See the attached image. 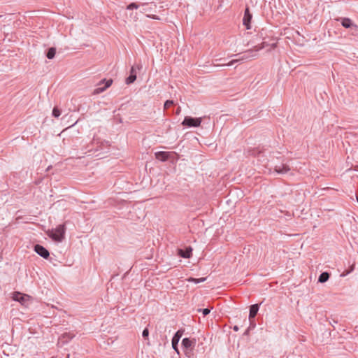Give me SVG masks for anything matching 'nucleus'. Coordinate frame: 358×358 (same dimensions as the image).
Listing matches in <instances>:
<instances>
[{"mask_svg":"<svg viewBox=\"0 0 358 358\" xmlns=\"http://www.w3.org/2000/svg\"><path fill=\"white\" fill-rule=\"evenodd\" d=\"M34 251L38 255L43 257L44 259H48L50 255L48 250L43 246L38 245V244H37L34 246Z\"/></svg>","mask_w":358,"mask_h":358,"instance_id":"obj_9","label":"nucleus"},{"mask_svg":"<svg viewBox=\"0 0 358 358\" xmlns=\"http://www.w3.org/2000/svg\"><path fill=\"white\" fill-rule=\"evenodd\" d=\"M67 358H69V355H67Z\"/></svg>","mask_w":358,"mask_h":358,"instance_id":"obj_33","label":"nucleus"},{"mask_svg":"<svg viewBox=\"0 0 358 358\" xmlns=\"http://www.w3.org/2000/svg\"><path fill=\"white\" fill-rule=\"evenodd\" d=\"M266 46H268V44L266 42H263L261 44L255 46V48L253 49H250V50H248L247 51H245L241 57L236 59H233L230 62H229L228 64H224V65L225 66H231L238 61L249 59L250 58L255 57L257 55V52L264 49Z\"/></svg>","mask_w":358,"mask_h":358,"instance_id":"obj_1","label":"nucleus"},{"mask_svg":"<svg viewBox=\"0 0 358 358\" xmlns=\"http://www.w3.org/2000/svg\"><path fill=\"white\" fill-rule=\"evenodd\" d=\"M13 299L20 302L22 305H25L26 303L29 300V296L27 294H21L20 292H14L13 295Z\"/></svg>","mask_w":358,"mask_h":358,"instance_id":"obj_8","label":"nucleus"},{"mask_svg":"<svg viewBox=\"0 0 358 358\" xmlns=\"http://www.w3.org/2000/svg\"><path fill=\"white\" fill-rule=\"evenodd\" d=\"M249 331H250V329L248 328V329L245 331V334H245V335L248 334Z\"/></svg>","mask_w":358,"mask_h":358,"instance_id":"obj_29","label":"nucleus"},{"mask_svg":"<svg viewBox=\"0 0 358 358\" xmlns=\"http://www.w3.org/2000/svg\"><path fill=\"white\" fill-rule=\"evenodd\" d=\"M66 227L64 224H59L55 229L48 232V236L55 241L62 242L64 238Z\"/></svg>","mask_w":358,"mask_h":358,"instance_id":"obj_2","label":"nucleus"},{"mask_svg":"<svg viewBox=\"0 0 358 358\" xmlns=\"http://www.w3.org/2000/svg\"><path fill=\"white\" fill-rule=\"evenodd\" d=\"M259 306L258 304H253L250 307L249 320L252 321L255 317L259 310Z\"/></svg>","mask_w":358,"mask_h":358,"instance_id":"obj_14","label":"nucleus"},{"mask_svg":"<svg viewBox=\"0 0 358 358\" xmlns=\"http://www.w3.org/2000/svg\"><path fill=\"white\" fill-rule=\"evenodd\" d=\"M341 24L345 28H351L355 27L357 28V25L354 24L352 20L349 18H342L341 19Z\"/></svg>","mask_w":358,"mask_h":358,"instance_id":"obj_17","label":"nucleus"},{"mask_svg":"<svg viewBox=\"0 0 358 358\" xmlns=\"http://www.w3.org/2000/svg\"><path fill=\"white\" fill-rule=\"evenodd\" d=\"M356 170L358 171V166H357Z\"/></svg>","mask_w":358,"mask_h":358,"instance_id":"obj_32","label":"nucleus"},{"mask_svg":"<svg viewBox=\"0 0 358 358\" xmlns=\"http://www.w3.org/2000/svg\"><path fill=\"white\" fill-rule=\"evenodd\" d=\"M169 156L170 153L168 152L160 151L155 153L156 158L162 162L166 161Z\"/></svg>","mask_w":358,"mask_h":358,"instance_id":"obj_15","label":"nucleus"},{"mask_svg":"<svg viewBox=\"0 0 358 358\" xmlns=\"http://www.w3.org/2000/svg\"><path fill=\"white\" fill-rule=\"evenodd\" d=\"M252 17V14L250 13L249 8H246L245 10L244 16L243 19V24L247 29H250L251 28L250 22Z\"/></svg>","mask_w":358,"mask_h":358,"instance_id":"obj_10","label":"nucleus"},{"mask_svg":"<svg viewBox=\"0 0 358 358\" xmlns=\"http://www.w3.org/2000/svg\"><path fill=\"white\" fill-rule=\"evenodd\" d=\"M56 53V49L55 48H50L48 49L46 56L48 59H53Z\"/></svg>","mask_w":358,"mask_h":358,"instance_id":"obj_19","label":"nucleus"},{"mask_svg":"<svg viewBox=\"0 0 358 358\" xmlns=\"http://www.w3.org/2000/svg\"><path fill=\"white\" fill-rule=\"evenodd\" d=\"M275 46H276V44H275V43H273V44L271 45V48H274Z\"/></svg>","mask_w":358,"mask_h":358,"instance_id":"obj_30","label":"nucleus"},{"mask_svg":"<svg viewBox=\"0 0 358 358\" xmlns=\"http://www.w3.org/2000/svg\"><path fill=\"white\" fill-rule=\"evenodd\" d=\"M195 338H184L182 341V346L184 349L185 354L190 357L192 355L194 348L196 345Z\"/></svg>","mask_w":358,"mask_h":358,"instance_id":"obj_3","label":"nucleus"},{"mask_svg":"<svg viewBox=\"0 0 358 358\" xmlns=\"http://www.w3.org/2000/svg\"><path fill=\"white\" fill-rule=\"evenodd\" d=\"M206 278H189L187 279V281L194 282L196 284L203 282L206 280Z\"/></svg>","mask_w":358,"mask_h":358,"instance_id":"obj_20","label":"nucleus"},{"mask_svg":"<svg viewBox=\"0 0 358 358\" xmlns=\"http://www.w3.org/2000/svg\"><path fill=\"white\" fill-rule=\"evenodd\" d=\"M112 83H113V80H111V79L102 80L99 84V87H98L97 88H96L94 90V94H100V93L104 92L107 88H108L112 85Z\"/></svg>","mask_w":358,"mask_h":358,"instance_id":"obj_6","label":"nucleus"},{"mask_svg":"<svg viewBox=\"0 0 358 358\" xmlns=\"http://www.w3.org/2000/svg\"><path fill=\"white\" fill-rule=\"evenodd\" d=\"M192 248L187 247L184 249H178V254L182 258H189L192 256Z\"/></svg>","mask_w":358,"mask_h":358,"instance_id":"obj_13","label":"nucleus"},{"mask_svg":"<svg viewBox=\"0 0 358 358\" xmlns=\"http://www.w3.org/2000/svg\"><path fill=\"white\" fill-rule=\"evenodd\" d=\"M290 170L288 165L282 164L280 165H275L274 171L279 174L287 173Z\"/></svg>","mask_w":358,"mask_h":358,"instance_id":"obj_12","label":"nucleus"},{"mask_svg":"<svg viewBox=\"0 0 358 358\" xmlns=\"http://www.w3.org/2000/svg\"><path fill=\"white\" fill-rule=\"evenodd\" d=\"M148 335H149V331H148V329H145L143 331V333H142V336L143 338H146L148 337Z\"/></svg>","mask_w":358,"mask_h":358,"instance_id":"obj_25","label":"nucleus"},{"mask_svg":"<svg viewBox=\"0 0 358 358\" xmlns=\"http://www.w3.org/2000/svg\"><path fill=\"white\" fill-rule=\"evenodd\" d=\"M233 329L235 331H238L239 328L238 326L235 325L234 327H233Z\"/></svg>","mask_w":358,"mask_h":358,"instance_id":"obj_27","label":"nucleus"},{"mask_svg":"<svg viewBox=\"0 0 358 358\" xmlns=\"http://www.w3.org/2000/svg\"><path fill=\"white\" fill-rule=\"evenodd\" d=\"M353 269H354V266H351V269H350V271H347V272H345V273H343L341 275V276H345V275H348V274H349V273H350Z\"/></svg>","mask_w":358,"mask_h":358,"instance_id":"obj_26","label":"nucleus"},{"mask_svg":"<svg viewBox=\"0 0 358 358\" xmlns=\"http://www.w3.org/2000/svg\"><path fill=\"white\" fill-rule=\"evenodd\" d=\"M61 115V111L60 110L57 108V107H55L52 110V115L55 117H58L59 115Z\"/></svg>","mask_w":358,"mask_h":358,"instance_id":"obj_22","label":"nucleus"},{"mask_svg":"<svg viewBox=\"0 0 358 358\" xmlns=\"http://www.w3.org/2000/svg\"><path fill=\"white\" fill-rule=\"evenodd\" d=\"M75 336V334L71 332L64 333L62 334L61 337H59V340L60 342L64 343H67L70 340H71Z\"/></svg>","mask_w":358,"mask_h":358,"instance_id":"obj_16","label":"nucleus"},{"mask_svg":"<svg viewBox=\"0 0 358 358\" xmlns=\"http://www.w3.org/2000/svg\"><path fill=\"white\" fill-rule=\"evenodd\" d=\"M182 335V331H180V330H178L175 334L174 336H173L172 338V341H171V343H172V347L173 348V350L178 353L179 354V351H178V342L181 338Z\"/></svg>","mask_w":358,"mask_h":358,"instance_id":"obj_11","label":"nucleus"},{"mask_svg":"<svg viewBox=\"0 0 358 358\" xmlns=\"http://www.w3.org/2000/svg\"><path fill=\"white\" fill-rule=\"evenodd\" d=\"M179 112H180V109L178 108V109L177 110L176 113L178 114V113H179Z\"/></svg>","mask_w":358,"mask_h":358,"instance_id":"obj_31","label":"nucleus"},{"mask_svg":"<svg viewBox=\"0 0 358 358\" xmlns=\"http://www.w3.org/2000/svg\"><path fill=\"white\" fill-rule=\"evenodd\" d=\"M202 122L201 117H192L190 116H186L182 122V124L189 127H197Z\"/></svg>","mask_w":358,"mask_h":358,"instance_id":"obj_5","label":"nucleus"},{"mask_svg":"<svg viewBox=\"0 0 358 358\" xmlns=\"http://www.w3.org/2000/svg\"><path fill=\"white\" fill-rule=\"evenodd\" d=\"M256 153H257V151H256V150H252V151L251 155H256Z\"/></svg>","mask_w":358,"mask_h":358,"instance_id":"obj_28","label":"nucleus"},{"mask_svg":"<svg viewBox=\"0 0 358 358\" xmlns=\"http://www.w3.org/2000/svg\"><path fill=\"white\" fill-rule=\"evenodd\" d=\"M142 68L141 64H136L135 66H133L130 71V75L129 77L126 79V84L130 85L133 83L136 79V69L141 70Z\"/></svg>","mask_w":358,"mask_h":358,"instance_id":"obj_7","label":"nucleus"},{"mask_svg":"<svg viewBox=\"0 0 358 358\" xmlns=\"http://www.w3.org/2000/svg\"><path fill=\"white\" fill-rule=\"evenodd\" d=\"M173 101L172 100H167L165 103H164V109H167L169 108L170 106H171L172 105H173Z\"/></svg>","mask_w":358,"mask_h":358,"instance_id":"obj_23","label":"nucleus"},{"mask_svg":"<svg viewBox=\"0 0 358 358\" xmlns=\"http://www.w3.org/2000/svg\"><path fill=\"white\" fill-rule=\"evenodd\" d=\"M138 8H141V4H138V3L134 2V3H129L127 6V9L132 10V9H138Z\"/></svg>","mask_w":358,"mask_h":358,"instance_id":"obj_21","label":"nucleus"},{"mask_svg":"<svg viewBox=\"0 0 358 358\" xmlns=\"http://www.w3.org/2000/svg\"><path fill=\"white\" fill-rule=\"evenodd\" d=\"M199 311L202 312L203 316H206L208 315L210 312V309L209 308H203V309H199Z\"/></svg>","mask_w":358,"mask_h":358,"instance_id":"obj_24","label":"nucleus"},{"mask_svg":"<svg viewBox=\"0 0 358 358\" xmlns=\"http://www.w3.org/2000/svg\"><path fill=\"white\" fill-rule=\"evenodd\" d=\"M329 278V274L327 272L322 273L318 278V282L323 283L327 282Z\"/></svg>","mask_w":358,"mask_h":358,"instance_id":"obj_18","label":"nucleus"},{"mask_svg":"<svg viewBox=\"0 0 358 358\" xmlns=\"http://www.w3.org/2000/svg\"><path fill=\"white\" fill-rule=\"evenodd\" d=\"M156 7H157L156 4H155L153 3H142V4H141V12L143 13H148L146 16L149 18L159 20L160 18L159 16H157L156 15L150 14V13L155 11Z\"/></svg>","mask_w":358,"mask_h":358,"instance_id":"obj_4","label":"nucleus"}]
</instances>
